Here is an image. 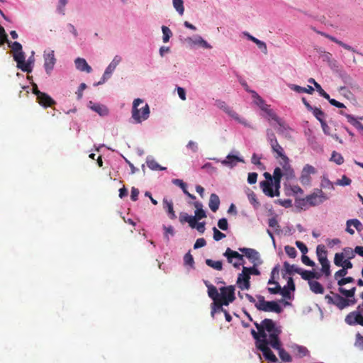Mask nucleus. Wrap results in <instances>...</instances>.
<instances>
[{
  "label": "nucleus",
  "mask_w": 363,
  "mask_h": 363,
  "mask_svg": "<svg viewBox=\"0 0 363 363\" xmlns=\"http://www.w3.org/2000/svg\"><path fill=\"white\" fill-rule=\"evenodd\" d=\"M257 332L255 330H251L252 337L256 340L257 347L262 351L264 358L271 362H277V358L268 347L270 345L273 348H278L279 338L281 333L280 327L272 320L266 318L260 323H254Z\"/></svg>",
  "instance_id": "obj_1"
},
{
  "label": "nucleus",
  "mask_w": 363,
  "mask_h": 363,
  "mask_svg": "<svg viewBox=\"0 0 363 363\" xmlns=\"http://www.w3.org/2000/svg\"><path fill=\"white\" fill-rule=\"evenodd\" d=\"M7 43L11 48L13 60L16 62L17 67L23 72L30 73L32 72L30 62H26V55L23 51L22 45L18 42H11L3 26L0 25V45Z\"/></svg>",
  "instance_id": "obj_2"
},
{
  "label": "nucleus",
  "mask_w": 363,
  "mask_h": 363,
  "mask_svg": "<svg viewBox=\"0 0 363 363\" xmlns=\"http://www.w3.org/2000/svg\"><path fill=\"white\" fill-rule=\"evenodd\" d=\"M282 177H284V175L280 167H276L274 170L272 177V179H274V187L275 189L273 191L272 184L269 182H261L259 185L264 194L269 197L279 196V189L281 187L280 183Z\"/></svg>",
  "instance_id": "obj_3"
},
{
  "label": "nucleus",
  "mask_w": 363,
  "mask_h": 363,
  "mask_svg": "<svg viewBox=\"0 0 363 363\" xmlns=\"http://www.w3.org/2000/svg\"><path fill=\"white\" fill-rule=\"evenodd\" d=\"M132 118L137 123L147 120L150 116V108L144 100L138 98L133 101L132 107Z\"/></svg>",
  "instance_id": "obj_4"
},
{
  "label": "nucleus",
  "mask_w": 363,
  "mask_h": 363,
  "mask_svg": "<svg viewBox=\"0 0 363 363\" xmlns=\"http://www.w3.org/2000/svg\"><path fill=\"white\" fill-rule=\"evenodd\" d=\"M259 265H253L247 267L242 266V272L240 273L237 279V286L241 290H248L250 288V275L259 276L260 272L258 269Z\"/></svg>",
  "instance_id": "obj_5"
},
{
  "label": "nucleus",
  "mask_w": 363,
  "mask_h": 363,
  "mask_svg": "<svg viewBox=\"0 0 363 363\" xmlns=\"http://www.w3.org/2000/svg\"><path fill=\"white\" fill-rule=\"evenodd\" d=\"M328 197L320 189H315L311 194L306 196L305 199H300L296 201L297 204L300 206H316L322 204L327 201Z\"/></svg>",
  "instance_id": "obj_6"
},
{
  "label": "nucleus",
  "mask_w": 363,
  "mask_h": 363,
  "mask_svg": "<svg viewBox=\"0 0 363 363\" xmlns=\"http://www.w3.org/2000/svg\"><path fill=\"white\" fill-rule=\"evenodd\" d=\"M332 296L326 295L325 299L329 304H333L337 306L340 310H342L350 306H353L356 303L357 300L354 296L353 297H342L338 294L331 292Z\"/></svg>",
  "instance_id": "obj_7"
},
{
  "label": "nucleus",
  "mask_w": 363,
  "mask_h": 363,
  "mask_svg": "<svg viewBox=\"0 0 363 363\" xmlns=\"http://www.w3.org/2000/svg\"><path fill=\"white\" fill-rule=\"evenodd\" d=\"M257 302L255 303V307L259 310L264 312H274L280 313L282 308L274 301H267L264 297L261 295L257 296Z\"/></svg>",
  "instance_id": "obj_8"
},
{
  "label": "nucleus",
  "mask_w": 363,
  "mask_h": 363,
  "mask_svg": "<svg viewBox=\"0 0 363 363\" xmlns=\"http://www.w3.org/2000/svg\"><path fill=\"white\" fill-rule=\"evenodd\" d=\"M215 106L224 111L229 117L237 121L238 123H240L246 127L250 126L247 121L244 118L240 116L239 114L236 113L232 107L229 106L224 101L220 99L216 100L215 101Z\"/></svg>",
  "instance_id": "obj_9"
},
{
  "label": "nucleus",
  "mask_w": 363,
  "mask_h": 363,
  "mask_svg": "<svg viewBox=\"0 0 363 363\" xmlns=\"http://www.w3.org/2000/svg\"><path fill=\"white\" fill-rule=\"evenodd\" d=\"M216 162H220L223 166L233 169L235 167L238 162H245L244 159L240 156V154L237 151H233L229 153L225 159L220 160L218 158H213Z\"/></svg>",
  "instance_id": "obj_10"
},
{
  "label": "nucleus",
  "mask_w": 363,
  "mask_h": 363,
  "mask_svg": "<svg viewBox=\"0 0 363 363\" xmlns=\"http://www.w3.org/2000/svg\"><path fill=\"white\" fill-rule=\"evenodd\" d=\"M223 256L228 259V262L233 264V266L239 269L240 266L244 264V255L240 254L237 251L231 250L228 247L225 252L223 253Z\"/></svg>",
  "instance_id": "obj_11"
},
{
  "label": "nucleus",
  "mask_w": 363,
  "mask_h": 363,
  "mask_svg": "<svg viewBox=\"0 0 363 363\" xmlns=\"http://www.w3.org/2000/svg\"><path fill=\"white\" fill-rule=\"evenodd\" d=\"M238 250L245 256L253 265H261L262 259L259 253L255 249L247 247H240Z\"/></svg>",
  "instance_id": "obj_12"
},
{
  "label": "nucleus",
  "mask_w": 363,
  "mask_h": 363,
  "mask_svg": "<svg viewBox=\"0 0 363 363\" xmlns=\"http://www.w3.org/2000/svg\"><path fill=\"white\" fill-rule=\"evenodd\" d=\"M354 278L351 277H343L342 279H338L337 285L339 286L338 291L345 297H353L355 295L356 287H352L350 289H346L343 287L344 285L354 282Z\"/></svg>",
  "instance_id": "obj_13"
},
{
  "label": "nucleus",
  "mask_w": 363,
  "mask_h": 363,
  "mask_svg": "<svg viewBox=\"0 0 363 363\" xmlns=\"http://www.w3.org/2000/svg\"><path fill=\"white\" fill-rule=\"evenodd\" d=\"M220 291L219 301H223L225 306L229 305L235 299L234 286L221 287Z\"/></svg>",
  "instance_id": "obj_14"
},
{
  "label": "nucleus",
  "mask_w": 363,
  "mask_h": 363,
  "mask_svg": "<svg viewBox=\"0 0 363 363\" xmlns=\"http://www.w3.org/2000/svg\"><path fill=\"white\" fill-rule=\"evenodd\" d=\"M345 321L349 325H359L363 327V310L357 308L350 312L346 315Z\"/></svg>",
  "instance_id": "obj_15"
},
{
  "label": "nucleus",
  "mask_w": 363,
  "mask_h": 363,
  "mask_svg": "<svg viewBox=\"0 0 363 363\" xmlns=\"http://www.w3.org/2000/svg\"><path fill=\"white\" fill-rule=\"evenodd\" d=\"M185 41L188 46L191 48H194L196 46L203 49L210 50L212 48V46L201 35H195L192 37H188L185 39Z\"/></svg>",
  "instance_id": "obj_16"
},
{
  "label": "nucleus",
  "mask_w": 363,
  "mask_h": 363,
  "mask_svg": "<svg viewBox=\"0 0 363 363\" xmlns=\"http://www.w3.org/2000/svg\"><path fill=\"white\" fill-rule=\"evenodd\" d=\"M44 67L45 72L48 74H50L52 70L54 68V66L56 63V58L55 57V54L53 50H49L48 52L45 51L44 52Z\"/></svg>",
  "instance_id": "obj_17"
},
{
  "label": "nucleus",
  "mask_w": 363,
  "mask_h": 363,
  "mask_svg": "<svg viewBox=\"0 0 363 363\" xmlns=\"http://www.w3.org/2000/svg\"><path fill=\"white\" fill-rule=\"evenodd\" d=\"M121 57L118 55L114 57L111 62L106 67L101 80L97 83V84H101L105 82V81L110 77L112 72L114 71L117 65L121 62Z\"/></svg>",
  "instance_id": "obj_18"
},
{
  "label": "nucleus",
  "mask_w": 363,
  "mask_h": 363,
  "mask_svg": "<svg viewBox=\"0 0 363 363\" xmlns=\"http://www.w3.org/2000/svg\"><path fill=\"white\" fill-rule=\"evenodd\" d=\"M278 128L277 132L279 134L287 139L293 138V133L294 130L286 124L282 119H280L277 123Z\"/></svg>",
  "instance_id": "obj_19"
},
{
  "label": "nucleus",
  "mask_w": 363,
  "mask_h": 363,
  "mask_svg": "<svg viewBox=\"0 0 363 363\" xmlns=\"http://www.w3.org/2000/svg\"><path fill=\"white\" fill-rule=\"evenodd\" d=\"M334 264L337 267L345 269H352L353 265L350 260L345 258L344 253H336L334 257Z\"/></svg>",
  "instance_id": "obj_20"
},
{
  "label": "nucleus",
  "mask_w": 363,
  "mask_h": 363,
  "mask_svg": "<svg viewBox=\"0 0 363 363\" xmlns=\"http://www.w3.org/2000/svg\"><path fill=\"white\" fill-rule=\"evenodd\" d=\"M280 164L282 167L281 170L284 177H285L287 180L293 179L294 177V172L289 164V159L287 158L281 160Z\"/></svg>",
  "instance_id": "obj_21"
},
{
  "label": "nucleus",
  "mask_w": 363,
  "mask_h": 363,
  "mask_svg": "<svg viewBox=\"0 0 363 363\" xmlns=\"http://www.w3.org/2000/svg\"><path fill=\"white\" fill-rule=\"evenodd\" d=\"M162 206L164 211L167 213V216L171 220L177 218V216L174 211L173 202L172 200H169L167 198L163 199Z\"/></svg>",
  "instance_id": "obj_22"
},
{
  "label": "nucleus",
  "mask_w": 363,
  "mask_h": 363,
  "mask_svg": "<svg viewBox=\"0 0 363 363\" xmlns=\"http://www.w3.org/2000/svg\"><path fill=\"white\" fill-rule=\"evenodd\" d=\"M40 96L37 99L38 102L42 106L47 108L51 107L52 106L56 104L55 101L52 99L48 94L46 93H38Z\"/></svg>",
  "instance_id": "obj_23"
},
{
  "label": "nucleus",
  "mask_w": 363,
  "mask_h": 363,
  "mask_svg": "<svg viewBox=\"0 0 363 363\" xmlns=\"http://www.w3.org/2000/svg\"><path fill=\"white\" fill-rule=\"evenodd\" d=\"M76 68L81 72L90 73L92 71L91 67L88 65L85 59L78 57L74 61Z\"/></svg>",
  "instance_id": "obj_24"
},
{
  "label": "nucleus",
  "mask_w": 363,
  "mask_h": 363,
  "mask_svg": "<svg viewBox=\"0 0 363 363\" xmlns=\"http://www.w3.org/2000/svg\"><path fill=\"white\" fill-rule=\"evenodd\" d=\"M247 91L252 94V96L254 99V103L259 106V108L264 111L269 105H267L263 99L255 91L247 89Z\"/></svg>",
  "instance_id": "obj_25"
},
{
  "label": "nucleus",
  "mask_w": 363,
  "mask_h": 363,
  "mask_svg": "<svg viewBox=\"0 0 363 363\" xmlns=\"http://www.w3.org/2000/svg\"><path fill=\"white\" fill-rule=\"evenodd\" d=\"M295 290V285L292 278H289L287 282V286L284 288H281L279 294L284 298H290V294L291 291Z\"/></svg>",
  "instance_id": "obj_26"
},
{
  "label": "nucleus",
  "mask_w": 363,
  "mask_h": 363,
  "mask_svg": "<svg viewBox=\"0 0 363 363\" xmlns=\"http://www.w3.org/2000/svg\"><path fill=\"white\" fill-rule=\"evenodd\" d=\"M179 220L182 223H188L189 226L194 228L196 226V217L189 216L186 213H181L179 215Z\"/></svg>",
  "instance_id": "obj_27"
},
{
  "label": "nucleus",
  "mask_w": 363,
  "mask_h": 363,
  "mask_svg": "<svg viewBox=\"0 0 363 363\" xmlns=\"http://www.w3.org/2000/svg\"><path fill=\"white\" fill-rule=\"evenodd\" d=\"M263 111V114L262 116L267 118L268 121L273 120L276 123L279 121L281 119L275 113V112L270 108V106L267 107Z\"/></svg>",
  "instance_id": "obj_28"
},
{
  "label": "nucleus",
  "mask_w": 363,
  "mask_h": 363,
  "mask_svg": "<svg viewBox=\"0 0 363 363\" xmlns=\"http://www.w3.org/2000/svg\"><path fill=\"white\" fill-rule=\"evenodd\" d=\"M208 206L213 212H216L220 206V199L216 194H211L209 199Z\"/></svg>",
  "instance_id": "obj_29"
},
{
  "label": "nucleus",
  "mask_w": 363,
  "mask_h": 363,
  "mask_svg": "<svg viewBox=\"0 0 363 363\" xmlns=\"http://www.w3.org/2000/svg\"><path fill=\"white\" fill-rule=\"evenodd\" d=\"M308 285L313 293L315 294H323L324 293L323 285L318 281L313 280V281H310Z\"/></svg>",
  "instance_id": "obj_30"
},
{
  "label": "nucleus",
  "mask_w": 363,
  "mask_h": 363,
  "mask_svg": "<svg viewBox=\"0 0 363 363\" xmlns=\"http://www.w3.org/2000/svg\"><path fill=\"white\" fill-rule=\"evenodd\" d=\"M271 147L272 149V151L277 154V157H280L281 160H284L285 159H287L288 157L284 154V149L279 144L278 142L273 143L271 145Z\"/></svg>",
  "instance_id": "obj_31"
},
{
  "label": "nucleus",
  "mask_w": 363,
  "mask_h": 363,
  "mask_svg": "<svg viewBox=\"0 0 363 363\" xmlns=\"http://www.w3.org/2000/svg\"><path fill=\"white\" fill-rule=\"evenodd\" d=\"M297 274H300L301 278L304 280H307L309 284L310 281H313L314 277H315V272L312 271L305 270L301 268L298 269Z\"/></svg>",
  "instance_id": "obj_32"
},
{
  "label": "nucleus",
  "mask_w": 363,
  "mask_h": 363,
  "mask_svg": "<svg viewBox=\"0 0 363 363\" xmlns=\"http://www.w3.org/2000/svg\"><path fill=\"white\" fill-rule=\"evenodd\" d=\"M316 255L319 262L328 260L327 258V251L323 245H318L317 246Z\"/></svg>",
  "instance_id": "obj_33"
},
{
  "label": "nucleus",
  "mask_w": 363,
  "mask_h": 363,
  "mask_svg": "<svg viewBox=\"0 0 363 363\" xmlns=\"http://www.w3.org/2000/svg\"><path fill=\"white\" fill-rule=\"evenodd\" d=\"M224 305L223 301H216L211 304V315L212 317H214L216 313L224 312L225 309H224L222 306Z\"/></svg>",
  "instance_id": "obj_34"
},
{
  "label": "nucleus",
  "mask_w": 363,
  "mask_h": 363,
  "mask_svg": "<svg viewBox=\"0 0 363 363\" xmlns=\"http://www.w3.org/2000/svg\"><path fill=\"white\" fill-rule=\"evenodd\" d=\"M91 109L94 111L95 112L98 113L101 116H105L108 114V109L107 107L104 105L101 104H94L91 106Z\"/></svg>",
  "instance_id": "obj_35"
},
{
  "label": "nucleus",
  "mask_w": 363,
  "mask_h": 363,
  "mask_svg": "<svg viewBox=\"0 0 363 363\" xmlns=\"http://www.w3.org/2000/svg\"><path fill=\"white\" fill-rule=\"evenodd\" d=\"M208 288V296L213 301H218L220 294L218 293L217 289L213 285H207Z\"/></svg>",
  "instance_id": "obj_36"
},
{
  "label": "nucleus",
  "mask_w": 363,
  "mask_h": 363,
  "mask_svg": "<svg viewBox=\"0 0 363 363\" xmlns=\"http://www.w3.org/2000/svg\"><path fill=\"white\" fill-rule=\"evenodd\" d=\"M275 350H278L279 357L281 359V360L290 362H291V357L290 354L286 352L283 348L281 347V342H279L278 348H274Z\"/></svg>",
  "instance_id": "obj_37"
},
{
  "label": "nucleus",
  "mask_w": 363,
  "mask_h": 363,
  "mask_svg": "<svg viewBox=\"0 0 363 363\" xmlns=\"http://www.w3.org/2000/svg\"><path fill=\"white\" fill-rule=\"evenodd\" d=\"M172 6L179 16L184 15V6L183 0H172Z\"/></svg>",
  "instance_id": "obj_38"
},
{
  "label": "nucleus",
  "mask_w": 363,
  "mask_h": 363,
  "mask_svg": "<svg viewBox=\"0 0 363 363\" xmlns=\"http://www.w3.org/2000/svg\"><path fill=\"white\" fill-rule=\"evenodd\" d=\"M294 352L298 357H303L308 354V350L306 347L298 345H295L293 347Z\"/></svg>",
  "instance_id": "obj_39"
},
{
  "label": "nucleus",
  "mask_w": 363,
  "mask_h": 363,
  "mask_svg": "<svg viewBox=\"0 0 363 363\" xmlns=\"http://www.w3.org/2000/svg\"><path fill=\"white\" fill-rule=\"evenodd\" d=\"M319 57L323 60V61L328 62V64H331L333 61V55L329 52H327L323 49H320L318 50Z\"/></svg>",
  "instance_id": "obj_40"
},
{
  "label": "nucleus",
  "mask_w": 363,
  "mask_h": 363,
  "mask_svg": "<svg viewBox=\"0 0 363 363\" xmlns=\"http://www.w3.org/2000/svg\"><path fill=\"white\" fill-rule=\"evenodd\" d=\"M206 264L208 267H210L216 270L220 271L223 269V263L221 261H214L211 259H206Z\"/></svg>",
  "instance_id": "obj_41"
},
{
  "label": "nucleus",
  "mask_w": 363,
  "mask_h": 363,
  "mask_svg": "<svg viewBox=\"0 0 363 363\" xmlns=\"http://www.w3.org/2000/svg\"><path fill=\"white\" fill-rule=\"evenodd\" d=\"M161 29L162 32V41L164 43H167L172 36V32L168 27L164 26H162Z\"/></svg>",
  "instance_id": "obj_42"
},
{
  "label": "nucleus",
  "mask_w": 363,
  "mask_h": 363,
  "mask_svg": "<svg viewBox=\"0 0 363 363\" xmlns=\"http://www.w3.org/2000/svg\"><path fill=\"white\" fill-rule=\"evenodd\" d=\"M313 116L321 123V121H324L325 113L324 112L319 108L313 107L311 111Z\"/></svg>",
  "instance_id": "obj_43"
},
{
  "label": "nucleus",
  "mask_w": 363,
  "mask_h": 363,
  "mask_svg": "<svg viewBox=\"0 0 363 363\" xmlns=\"http://www.w3.org/2000/svg\"><path fill=\"white\" fill-rule=\"evenodd\" d=\"M320 264H321V272L326 277H328L331 272H330V265L328 260L320 262Z\"/></svg>",
  "instance_id": "obj_44"
},
{
  "label": "nucleus",
  "mask_w": 363,
  "mask_h": 363,
  "mask_svg": "<svg viewBox=\"0 0 363 363\" xmlns=\"http://www.w3.org/2000/svg\"><path fill=\"white\" fill-rule=\"evenodd\" d=\"M330 160L338 165H340L344 162V158L342 155L335 151L332 152Z\"/></svg>",
  "instance_id": "obj_45"
},
{
  "label": "nucleus",
  "mask_w": 363,
  "mask_h": 363,
  "mask_svg": "<svg viewBox=\"0 0 363 363\" xmlns=\"http://www.w3.org/2000/svg\"><path fill=\"white\" fill-rule=\"evenodd\" d=\"M163 229L164 230V238L169 241L170 238H172L174 235V229L172 226H163Z\"/></svg>",
  "instance_id": "obj_46"
},
{
  "label": "nucleus",
  "mask_w": 363,
  "mask_h": 363,
  "mask_svg": "<svg viewBox=\"0 0 363 363\" xmlns=\"http://www.w3.org/2000/svg\"><path fill=\"white\" fill-rule=\"evenodd\" d=\"M247 198H248V200H249L250 203L252 205H253V206L255 208H258L259 206V203L257 201L256 195H255V194L253 191H250L247 193Z\"/></svg>",
  "instance_id": "obj_47"
},
{
  "label": "nucleus",
  "mask_w": 363,
  "mask_h": 363,
  "mask_svg": "<svg viewBox=\"0 0 363 363\" xmlns=\"http://www.w3.org/2000/svg\"><path fill=\"white\" fill-rule=\"evenodd\" d=\"M352 181L347 176L343 175L341 179H337L335 184L341 186H346L350 185Z\"/></svg>",
  "instance_id": "obj_48"
},
{
  "label": "nucleus",
  "mask_w": 363,
  "mask_h": 363,
  "mask_svg": "<svg viewBox=\"0 0 363 363\" xmlns=\"http://www.w3.org/2000/svg\"><path fill=\"white\" fill-rule=\"evenodd\" d=\"M186 149L192 153H196L199 150V145L194 140H189L186 146Z\"/></svg>",
  "instance_id": "obj_49"
},
{
  "label": "nucleus",
  "mask_w": 363,
  "mask_h": 363,
  "mask_svg": "<svg viewBox=\"0 0 363 363\" xmlns=\"http://www.w3.org/2000/svg\"><path fill=\"white\" fill-rule=\"evenodd\" d=\"M284 267L286 272L289 274H291L292 272L297 273V271H298V269H301V268L298 267L297 266L294 264H290L286 262L284 263Z\"/></svg>",
  "instance_id": "obj_50"
},
{
  "label": "nucleus",
  "mask_w": 363,
  "mask_h": 363,
  "mask_svg": "<svg viewBox=\"0 0 363 363\" xmlns=\"http://www.w3.org/2000/svg\"><path fill=\"white\" fill-rule=\"evenodd\" d=\"M184 262L185 265L190 266L191 268H194V261L193 256L190 253V252H187L184 257Z\"/></svg>",
  "instance_id": "obj_51"
},
{
  "label": "nucleus",
  "mask_w": 363,
  "mask_h": 363,
  "mask_svg": "<svg viewBox=\"0 0 363 363\" xmlns=\"http://www.w3.org/2000/svg\"><path fill=\"white\" fill-rule=\"evenodd\" d=\"M321 186L325 189L334 190V184L331 182L328 178L323 177L321 181Z\"/></svg>",
  "instance_id": "obj_52"
},
{
  "label": "nucleus",
  "mask_w": 363,
  "mask_h": 363,
  "mask_svg": "<svg viewBox=\"0 0 363 363\" xmlns=\"http://www.w3.org/2000/svg\"><path fill=\"white\" fill-rule=\"evenodd\" d=\"M267 140L269 143L270 145L273 143L278 142L277 140V138L275 136V134L273 133V131L271 129L267 130Z\"/></svg>",
  "instance_id": "obj_53"
},
{
  "label": "nucleus",
  "mask_w": 363,
  "mask_h": 363,
  "mask_svg": "<svg viewBox=\"0 0 363 363\" xmlns=\"http://www.w3.org/2000/svg\"><path fill=\"white\" fill-rule=\"evenodd\" d=\"M213 239L216 241H219L224 238H225V235L223 233H221L220 230H218L216 227L213 228Z\"/></svg>",
  "instance_id": "obj_54"
},
{
  "label": "nucleus",
  "mask_w": 363,
  "mask_h": 363,
  "mask_svg": "<svg viewBox=\"0 0 363 363\" xmlns=\"http://www.w3.org/2000/svg\"><path fill=\"white\" fill-rule=\"evenodd\" d=\"M347 270L348 269L342 268L337 272H336L334 274L335 279L338 281V279L345 277L347 274Z\"/></svg>",
  "instance_id": "obj_55"
},
{
  "label": "nucleus",
  "mask_w": 363,
  "mask_h": 363,
  "mask_svg": "<svg viewBox=\"0 0 363 363\" xmlns=\"http://www.w3.org/2000/svg\"><path fill=\"white\" fill-rule=\"evenodd\" d=\"M257 45V47L264 53V54H267V45L266 43L264 42V41H262L257 38H255V40H254V42Z\"/></svg>",
  "instance_id": "obj_56"
},
{
  "label": "nucleus",
  "mask_w": 363,
  "mask_h": 363,
  "mask_svg": "<svg viewBox=\"0 0 363 363\" xmlns=\"http://www.w3.org/2000/svg\"><path fill=\"white\" fill-rule=\"evenodd\" d=\"M348 224L356 228L357 230L360 231L362 228V225L358 219H350L347 220Z\"/></svg>",
  "instance_id": "obj_57"
},
{
  "label": "nucleus",
  "mask_w": 363,
  "mask_h": 363,
  "mask_svg": "<svg viewBox=\"0 0 363 363\" xmlns=\"http://www.w3.org/2000/svg\"><path fill=\"white\" fill-rule=\"evenodd\" d=\"M300 182L303 185H308L311 182V177L308 174H304L303 171L302 170L301 174L300 177Z\"/></svg>",
  "instance_id": "obj_58"
},
{
  "label": "nucleus",
  "mask_w": 363,
  "mask_h": 363,
  "mask_svg": "<svg viewBox=\"0 0 363 363\" xmlns=\"http://www.w3.org/2000/svg\"><path fill=\"white\" fill-rule=\"evenodd\" d=\"M284 250H285L286 253L290 257H291V258L296 257V256L297 255V252H296V250L294 247L287 245L285 247Z\"/></svg>",
  "instance_id": "obj_59"
},
{
  "label": "nucleus",
  "mask_w": 363,
  "mask_h": 363,
  "mask_svg": "<svg viewBox=\"0 0 363 363\" xmlns=\"http://www.w3.org/2000/svg\"><path fill=\"white\" fill-rule=\"evenodd\" d=\"M342 253H344L345 258L348 259V260H350L354 257V250H352L351 248L347 247L343 250V252Z\"/></svg>",
  "instance_id": "obj_60"
},
{
  "label": "nucleus",
  "mask_w": 363,
  "mask_h": 363,
  "mask_svg": "<svg viewBox=\"0 0 363 363\" xmlns=\"http://www.w3.org/2000/svg\"><path fill=\"white\" fill-rule=\"evenodd\" d=\"M218 226L222 230H227L228 228L227 219L225 218L219 219L218 222Z\"/></svg>",
  "instance_id": "obj_61"
},
{
  "label": "nucleus",
  "mask_w": 363,
  "mask_h": 363,
  "mask_svg": "<svg viewBox=\"0 0 363 363\" xmlns=\"http://www.w3.org/2000/svg\"><path fill=\"white\" fill-rule=\"evenodd\" d=\"M316 91L318 92L319 95L325 98V99H329V94H327L321 87V86L318 83L314 86Z\"/></svg>",
  "instance_id": "obj_62"
},
{
  "label": "nucleus",
  "mask_w": 363,
  "mask_h": 363,
  "mask_svg": "<svg viewBox=\"0 0 363 363\" xmlns=\"http://www.w3.org/2000/svg\"><path fill=\"white\" fill-rule=\"evenodd\" d=\"M355 346L359 347L360 350H363V336L359 333L356 335Z\"/></svg>",
  "instance_id": "obj_63"
},
{
  "label": "nucleus",
  "mask_w": 363,
  "mask_h": 363,
  "mask_svg": "<svg viewBox=\"0 0 363 363\" xmlns=\"http://www.w3.org/2000/svg\"><path fill=\"white\" fill-rule=\"evenodd\" d=\"M176 89L179 99L182 101H185L186 99L185 89L181 86H177Z\"/></svg>",
  "instance_id": "obj_64"
}]
</instances>
